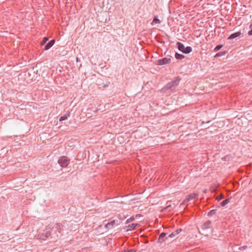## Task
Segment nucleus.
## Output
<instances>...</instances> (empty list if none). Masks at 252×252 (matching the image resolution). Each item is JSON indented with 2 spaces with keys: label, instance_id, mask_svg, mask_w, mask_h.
Returning <instances> with one entry per match:
<instances>
[{
  "label": "nucleus",
  "instance_id": "nucleus-4",
  "mask_svg": "<svg viewBox=\"0 0 252 252\" xmlns=\"http://www.w3.org/2000/svg\"><path fill=\"white\" fill-rule=\"evenodd\" d=\"M198 193H193L190 194L189 195H188L186 197V198L184 200V201H183L181 205L185 204L189 201L198 198Z\"/></svg>",
  "mask_w": 252,
  "mask_h": 252
},
{
  "label": "nucleus",
  "instance_id": "nucleus-13",
  "mask_svg": "<svg viewBox=\"0 0 252 252\" xmlns=\"http://www.w3.org/2000/svg\"><path fill=\"white\" fill-rule=\"evenodd\" d=\"M161 21L158 19V16H156L154 17V19L152 22L153 25H156L157 24L160 23Z\"/></svg>",
  "mask_w": 252,
  "mask_h": 252
},
{
  "label": "nucleus",
  "instance_id": "nucleus-5",
  "mask_svg": "<svg viewBox=\"0 0 252 252\" xmlns=\"http://www.w3.org/2000/svg\"><path fill=\"white\" fill-rule=\"evenodd\" d=\"M171 59L168 58H164L157 61V64L158 65H162L168 64L170 63Z\"/></svg>",
  "mask_w": 252,
  "mask_h": 252
},
{
  "label": "nucleus",
  "instance_id": "nucleus-9",
  "mask_svg": "<svg viewBox=\"0 0 252 252\" xmlns=\"http://www.w3.org/2000/svg\"><path fill=\"white\" fill-rule=\"evenodd\" d=\"M211 225V221L210 220H207L203 224L202 226V228L204 230L208 229L210 228Z\"/></svg>",
  "mask_w": 252,
  "mask_h": 252
},
{
  "label": "nucleus",
  "instance_id": "nucleus-17",
  "mask_svg": "<svg viewBox=\"0 0 252 252\" xmlns=\"http://www.w3.org/2000/svg\"><path fill=\"white\" fill-rule=\"evenodd\" d=\"M223 47V45H218L214 49L215 52H217L220 50Z\"/></svg>",
  "mask_w": 252,
  "mask_h": 252
},
{
  "label": "nucleus",
  "instance_id": "nucleus-23",
  "mask_svg": "<svg viewBox=\"0 0 252 252\" xmlns=\"http://www.w3.org/2000/svg\"><path fill=\"white\" fill-rule=\"evenodd\" d=\"M136 252V251H135L134 250L130 249V250H123L121 252Z\"/></svg>",
  "mask_w": 252,
  "mask_h": 252
},
{
  "label": "nucleus",
  "instance_id": "nucleus-26",
  "mask_svg": "<svg viewBox=\"0 0 252 252\" xmlns=\"http://www.w3.org/2000/svg\"><path fill=\"white\" fill-rule=\"evenodd\" d=\"M165 209H166V210H168L169 211H170L172 209V208L171 207V205H168L165 208Z\"/></svg>",
  "mask_w": 252,
  "mask_h": 252
},
{
  "label": "nucleus",
  "instance_id": "nucleus-8",
  "mask_svg": "<svg viewBox=\"0 0 252 252\" xmlns=\"http://www.w3.org/2000/svg\"><path fill=\"white\" fill-rule=\"evenodd\" d=\"M167 235V233H165V232H162L161 233L160 235H159V237L158 238V242L159 243H162L163 242L165 239H167L168 237H166Z\"/></svg>",
  "mask_w": 252,
  "mask_h": 252
},
{
  "label": "nucleus",
  "instance_id": "nucleus-32",
  "mask_svg": "<svg viewBox=\"0 0 252 252\" xmlns=\"http://www.w3.org/2000/svg\"><path fill=\"white\" fill-rule=\"evenodd\" d=\"M248 33H249V35H252V32H248Z\"/></svg>",
  "mask_w": 252,
  "mask_h": 252
},
{
  "label": "nucleus",
  "instance_id": "nucleus-25",
  "mask_svg": "<svg viewBox=\"0 0 252 252\" xmlns=\"http://www.w3.org/2000/svg\"><path fill=\"white\" fill-rule=\"evenodd\" d=\"M223 198V196L222 195V194H220L219 196H218L217 197V199L218 200H220L222 199Z\"/></svg>",
  "mask_w": 252,
  "mask_h": 252
},
{
  "label": "nucleus",
  "instance_id": "nucleus-11",
  "mask_svg": "<svg viewBox=\"0 0 252 252\" xmlns=\"http://www.w3.org/2000/svg\"><path fill=\"white\" fill-rule=\"evenodd\" d=\"M51 236V232L47 230L44 231L42 235V239H45L49 238Z\"/></svg>",
  "mask_w": 252,
  "mask_h": 252
},
{
  "label": "nucleus",
  "instance_id": "nucleus-19",
  "mask_svg": "<svg viewBox=\"0 0 252 252\" xmlns=\"http://www.w3.org/2000/svg\"><path fill=\"white\" fill-rule=\"evenodd\" d=\"M176 235H177V234L175 233V232H173L172 233H171L170 234H169L168 236V237H169V238H174L175 237Z\"/></svg>",
  "mask_w": 252,
  "mask_h": 252
},
{
  "label": "nucleus",
  "instance_id": "nucleus-21",
  "mask_svg": "<svg viewBox=\"0 0 252 252\" xmlns=\"http://www.w3.org/2000/svg\"><path fill=\"white\" fill-rule=\"evenodd\" d=\"M67 118V117L66 115H64V116H62L60 118L59 121H63V120H66Z\"/></svg>",
  "mask_w": 252,
  "mask_h": 252
},
{
  "label": "nucleus",
  "instance_id": "nucleus-18",
  "mask_svg": "<svg viewBox=\"0 0 252 252\" xmlns=\"http://www.w3.org/2000/svg\"><path fill=\"white\" fill-rule=\"evenodd\" d=\"M134 220V217H131L129 219H128L126 221V224H128L129 223H130V222L132 221L133 220Z\"/></svg>",
  "mask_w": 252,
  "mask_h": 252
},
{
  "label": "nucleus",
  "instance_id": "nucleus-20",
  "mask_svg": "<svg viewBox=\"0 0 252 252\" xmlns=\"http://www.w3.org/2000/svg\"><path fill=\"white\" fill-rule=\"evenodd\" d=\"M236 37V32H234L233 34H232L229 37V39H232Z\"/></svg>",
  "mask_w": 252,
  "mask_h": 252
},
{
  "label": "nucleus",
  "instance_id": "nucleus-2",
  "mask_svg": "<svg viewBox=\"0 0 252 252\" xmlns=\"http://www.w3.org/2000/svg\"><path fill=\"white\" fill-rule=\"evenodd\" d=\"M180 81V78L177 77L175 80L168 83L165 87L167 89L174 90L179 84Z\"/></svg>",
  "mask_w": 252,
  "mask_h": 252
},
{
  "label": "nucleus",
  "instance_id": "nucleus-29",
  "mask_svg": "<svg viewBox=\"0 0 252 252\" xmlns=\"http://www.w3.org/2000/svg\"><path fill=\"white\" fill-rule=\"evenodd\" d=\"M250 28L251 30L249 32H252V24L250 25Z\"/></svg>",
  "mask_w": 252,
  "mask_h": 252
},
{
  "label": "nucleus",
  "instance_id": "nucleus-1",
  "mask_svg": "<svg viewBox=\"0 0 252 252\" xmlns=\"http://www.w3.org/2000/svg\"><path fill=\"white\" fill-rule=\"evenodd\" d=\"M177 45L178 49L185 54H189L192 51V48L190 46L185 47L184 44L181 42H177Z\"/></svg>",
  "mask_w": 252,
  "mask_h": 252
},
{
  "label": "nucleus",
  "instance_id": "nucleus-6",
  "mask_svg": "<svg viewBox=\"0 0 252 252\" xmlns=\"http://www.w3.org/2000/svg\"><path fill=\"white\" fill-rule=\"evenodd\" d=\"M118 225L117 221L113 220L105 224V227L107 229H111Z\"/></svg>",
  "mask_w": 252,
  "mask_h": 252
},
{
  "label": "nucleus",
  "instance_id": "nucleus-14",
  "mask_svg": "<svg viewBox=\"0 0 252 252\" xmlns=\"http://www.w3.org/2000/svg\"><path fill=\"white\" fill-rule=\"evenodd\" d=\"M231 199V197H230V198H228L224 200H223V201H222L221 203H220V205L221 206H225L227 204H228L229 201H230V200Z\"/></svg>",
  "mask_w": 252,
  "mask_h": 252
},
{
  "label": "nucleus",
  "instance_id": "nucleus-24",
  "mask_svg": "<svg viewBox=\"0 0 252 252\" xmlns=\"http://www.w3.org/2000/svg\"><path fill=\"white\" fill-rule=\"evenodd\" d=\"M48 40V38L47 37H44L42 41V44L45 43Z\"/></svg>",
  "mask_w": 252,
  "mask_h": 252
},
{
  "label": "nucleus",
  "instance_id": "nucleus-12",
  "mask_svg": "<svg viewBox=\"0 0 252 252\" xmlns=\"http://www.w3.org/2000/svg\"><path fill=\"white\" fill-rule=\"evenodd\" d=\"M227 53V51H226L220 52L217 53L214 56V57L216 58H217L221 57L222 56H224V55H226Z\"/></svg>",
  "mask_w": 252,
  "mask_h": 252
},
{
  "label": "nucleus",
  "instance_id": "nucleus-3",
  "mask_svg": "<svg viewBox=\"0 0 252 252\" xmlns=\"http://www.w3.org/2000/svg\"><path fill=\"white\" fill-rule=\"evenodd\" d=\"M70 162V159L66 156H62L58 160V163L62 167H66Z\"/></svg>",
  "mask_w": 252,
  "mask_h": 252
},
{
  "label": "nucleus",
  "instance_id": "nucleus-16",
  "mask_svg": "<svg viewBox=\"0 0 252 252\" xmlns=\"http://www.w3.org/2000/svg\"><path fill=\"white\" fill-rule=\"evenodd\" d=\"M175 58L178 60H182L185 58V56L182 54L176 53Z\"/></svg>",
  "mask_w": 252,
  "mask_h": 252
},
{
  "label": "nucleus",
  "instance_id": "nucleus-28",
  "mask_svg": "<svg viewBox=\"0 0 252 252\" xmlns=\"http://www.w3.org/2000/svg\"><path fill=\"white\" fill-rule=\"evenodd\" d=\"M247 247L246 246H244V247H240L239 248V250H243V249H246Z\"/></svg>",
  "mask_w": 252,
  "mask_h": 252
},
{
  "label": "nucleus",
  "instance_id": "nucleus-10",
  "mask_svg": "<svg viewBox=\"0 0 252 252\" xmlns=\"http://www.w3.org/2000/svg\"><path fill=\"white\" fill-rule=\"evenodd\" d=\"M55 40L52 39L50 40L44 47V50H47L49 49L54 44Z\"/></svg>",
  "mask_w": 252,
  "mask_h": 252
},
{
  "label": "nucleus",
  "instance_id": "nucleus-31",
  "mask_svg": "<svg viewBox=\"0 0 252 252\" xmlns=\"http://www.w3.org/2000/svg\"><path fill=\"white\" fill-rule=\"evenodd\" d=\"M206 192H207V190L206 189H205V190H203V192L204 193H206Z\"/></svg>",
  "mask_w": 252,
  "mask_h": 252
},
{
  "label": "nucleus",
  "instance_id": "nucleus-27",
  "mask_svg": "<svg viewBox=\"0 0 252 252\" xmlns=\"http://www.w3.org/2000/svg\"><path fill=\"white\" fill-rule=\"evenodd\" d=\"M182 231V229H178L177 230H176L175 232V233L177 234V235L178 234H179Z\"/></svg>",
  "mask_w": 252,
  "mask_h": 252
},
{
  "label": "nucleus",
  "instance_id": "nucleus-30",
  "mask_svg": "<svg viewBox=\"0 0 252 252\" xmlns=\"http://www.w3.org/2000/svg\"><path fill=\"white\" fill-rule=\"evenodd\" d=\"M241 32H237V37L240 35Z\"/></svg>",
  "mask_w": 252,
  "mask_h": 252
},
{
  "label": "nucleus",
  "instance_id": "nucleus-15",
  "mask_svg": "<svg viewBox=\"0 0 252 252\" xmlns=\"http://www.w3.org/2000/svg\"><path fill=\"white\" fill-rule=\"evenodd\" d=\"M62 227L63 225L61 223H58L56 224L55 228L60 233Z\"/></svg>",
  "mask_w": 252,
  "mask_h": 252
},
{
  "label": "nucleus",
  "instance_id": "nucleus-22",
  "mask_svg": "<svg viewBox=\"0 0 252 252\" xmlns=\"http://www.w3.org/2000/svg\"><path fill=\"white\" fill-rule=\"evenodd\" d=\"M215 213H216V211L215 210H211V211H210L208 213V215L212 216V215H214L215 214Z\"/></svg>",
  "mask_w": 252,
  "mask_h": 252
},
{
  "label": "nucleus",
  "instance_id": "nucleus-7",
  "mask_svg": "<svg viewBox=\"0 0 252 252\" xmlns=\"http://www.w3.org/2000/svg\"><path fill=\"white\" fill-rule=\"evenodd\" d=\"M138 223H132L126 226L124 228L126 231H130L135 229L137 226H139Z\"/></svg>",
  "mask_w": 252,
  "mask_h": 252
}]
</instances>
